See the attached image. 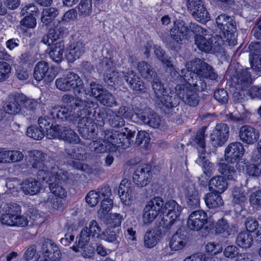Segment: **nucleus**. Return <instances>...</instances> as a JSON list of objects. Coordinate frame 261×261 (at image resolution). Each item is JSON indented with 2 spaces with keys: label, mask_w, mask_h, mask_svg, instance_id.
<instances>
[{
  "label": "nucleus",
  "mask_w": 261,
  "mask_h": 261,
  "mask_svg": "<svg viewBox=\"0 0 261 261\" xmlns=\"http://www.w3.org/2000/svg\"><path fill=\"white\" fill-rule=\"evenodd\" d=\"M24 97L22 102V108L23 107L27 110L34 111L38 107L39 102L38 100L27 97L23 94Z\"/></svg>",
  "instance_id": "63"
},
{
  "label": "nucleus",
  "mask_w": 261,
  "mask_h": 261,
  "mask_svg": "<svg viewBox=\"0 0 261 261\" xmlns=\"http://www.w3.org/2000/svg\"><path fill=\"white\" fill-rule=\"evenodd\" d=\"M97 100L103 106L112 107L117 105L116 101L113 95L107 90L102 93Z\"/></svg>",
  "instance_id": "53"
},
{
  "label": "nucleus",
  "mask_w": 261,
  "mask_h": 261,
  "mask_svg": "<svg viewBox=\"0 0 261 261\" xmlns=\"http://www.w3.org/2000/svg\"><path fill=\"white\" fill-rule=\"evenodd\" d=\"M214 39L212 37L206 38L202 35H195V44L197 48L201 51L211 53L212 50V43Z\"/></svg>",
  "instance_id": "39"
},
{
  "label": "nucleus",
  "mask_w": 261,
  "mask_h": 261,
  "mask_svg": "<svg viewBox=\"0 0 261 261\" xmlns=\"http://www.w3.org/2000/svg\"><path fill=\"white\" fill-rule=\"evenodd\" d=\"M7 225L11 226H20L24 227L26 226L28 224V220L27 218L23 216L17 214L12 219H10V217H7Z\"/></svg>",
  "instance_id": "52"
},
{
  "label": "nucleus",
  "mask_w": 261,
  "mask_h": 261,
  "mask_svg": "<svg viewBox=\"0 0 261 261\" xmlns=\"http://www.w3.org/2000/svg\"><path fill=\"white\" fill-rule=\"evenodd\" d=\"M186 67L202 78L216 80L218 76L214 68L202 59L197 58L188 62Z\"/></svg>",
  "instance_id": "8"
},
{
  "label": "nucleus",
  "mask_w": 261,
  "mask_h": 261,
  "mask_svg": "<svg viewBox=\"0 0 261 261\" xmlns=\"http://www.w3.org/2000/svg\"><path fill=\"white\" fill-rule=\"evenodd\" d=\"M42 253L45 257L53 261H58L61 257V253L58 247L50 240H45L42 246Z\"/></svg>",
  "instance_id": "28"
},
{
  "label": "nucleus",
  "mask_w": 261,
  "mask_h": 261,
  "mask_svg": "<svg viewBox=\"0 0 261 261\" xmlns=\"http://www.w3.org/2000/svg\"><path fill=\"white\" fill-rule=\"evenodd\" d=\"M217 27L224 35L225 42L230 46H234L237 43V22L233 16L226 13H221L215 19Z\"/></svg>",
  "instance_id": "4"
},
{
  "label": "nucleus",
  "mask_w": 261,
  "mask_h": 261,
  "mask_svg": "<svg viewBox=\"0 0 261 261\" xmlns=\"http://www.w3.org/2000/svg\"><path fill=\"white\" fill-rule=\"evenodd\" d=\"M232 80L236 88L242 90L248 88L252 82L250 72L248 69L238 71Z\"/></svg>",
  "instance_id": "25"
},
{
  "label": "nucleus",
  "mask_w": 261,
  "mask_h": 261,
  "mask_svg": "<svg viewBox=\"0 0 261 261\" xmlns=\"http://www.w3.org/2000/svg\"><path fill=\"white\" fill-rule=\"evenodd\" d=\"M239 136L244 143L253 144L259 139V132L250 125H245L240 127Z\"/></svg>",
  "instance_id": "22"
},
{
  "label": "nucleus",
  "mask_w": 261,
  "mask_h": 261,
  "mask_svg": "<svg viewBox=\"0 0 261 261\" xmlns=\"http://www.w3.org/2000/svg\"><path fill=\"white\" fill-rule=\"evenodd\" d=\"M215 231L217 233L222 234L225 237L234 233L235 227L232 224L230 225L227 221L222 218L219 220L215 226Z\"/></svg>",
  "instance_id": "35"
},
{
  "label": "nucleus",
  "mask_w": 261,
  "mask_h": 261,
  "mask_svg": "<svg viewBox=\"0 0 261 261\" xmlns=\"http://www.w3.org/2000/svg\"><path fill=\"white\" fill-rule=\"evenodd\" d=\"M181 74H178L180 78L182 77L185 81V85H189V87L197 91L202 92L206 89V84L205 80L198 74L193 72L190 69L186 68L180 71Z\"/></svg>",
  "instance_id": "14"
},
{
  "label": "nucleus",
  "mask_w": 261,
  "mask_h": 261,
  "mask_svg": "<svg viewBox=\"0 0 261 261\" xmlns=\"http://www.w3.org/2000/svg\"><path fill=\"white\" fill-rule=\"evenodd\" d=\"M152 80L151 87L154 94V97L156 99H160L167 92L164 84L158 77V76L153 77Z\"/></svg>",
  "instance_id": "49"
},
{
  "label": "nucleus",
  "mask_w": 261,
  "mask_h": 261,
  "mask_svg": "<svg viewBox=\"0 0 261 261\" xmlns=\"http://www.w3.org/2000/svg\"><path fill=\"white\" fill-rule=\"evenodd\" d=\"M228 184L222 176L217 175L212 177L209 181V189L211 191L222 194L227 188Z\"/></svg>",
  "instance_id": "33"
},
{
  "label": "nucleus",
  "mask_w": 261,
  "mask_h": 261,
  "mask_svg": "<svg viewBox=\"0 0 261 261\" xmlns=\"http://www.w3.org/2000/svg\"><path fill=\"white\" fill-rule=\"evenodd\" d=\"M223 254L226 257L235 258L236 260L237 261L238 256L243 254V253H240L237 246L230 245L224 249Z\"/></svg>",
  "instance_id": "61"
},
{
  "label": "nucleus",
  "mask_w": 261,
  "mask_h": 261,
  "mask_svg": "<svg viewBox=\"0 0 261 261\" xmlns=\"http://www.w3.org/2000/svg\"><path fill=\"white\" fill-rule=\"evenodd\" d=\"M229 136V126L224 123H218L211 134V143L215 147L222 146L227 142Z\"/></svg>",
  "instance_id": "16"
},
{
  "label": "nucleus",
  "mask_w": 261,
  "mask_h": 261,
  "mask_svg": "<svg viewBox=\"0 0 261 261\" xmlns=\"http://www.w3.org/2000/svg\"><path fill=\"white\" fill-rule=\"evenodd\" d=\"M206 213L203 210H197L193 212L189 216L187 221L188 226L191 230L199 231L207 226Z\"/></svg>",
  "instance_id": "19"
},
{
  "label": "nucleus",
  "mask_w": 261,
  "mask_h": 261,
  "mask_svg": "<svg viewBox=\"0 0 261 261\" xmlns=\"http://www.w3.org/2000/svg\"><path fill=\"white\" fill-rule=\"evenodd\" d=\"M58 14V10L55 8L50 7L43 9L41 18V21L45 25H47L55 19Z\"/></svg>",
  "instance_id": "47"
},
{
  "label": "nucleus",
  "mask_w": 261,
  "mask_h": 261,
  "mask_svg": "<svg viewBox=\"0 0 261 261\" xmlns=\"http://www.w3.org/2000/svg\"><path fill=\"white\" fill-rule=\"evenodd\" d=\"M249 59L251 67L253 70L261 71V55L250 54Z\"/></svg>",
  "instance_id": "64"
},
{
  "label": "nucleus",
  "mask_w": 261,
  "mask_h": 261,
  "mask_svg": "<svg viewBox=\"0 0 261 261\" xmlns=\"http://www.w3.org/2000/svg\"><path fill=\"white\" fill-rule=\"evenodd\" d=\"M246 170L250 176H259L261 175V158L258 159L254 164L248 166Z\"/></svg>",
  "instance_id": "59"
},
{
  "label": "nucleus",
  "mask_w": 261,
  "mask_h": 261,
  "mask_svg": "<svg viewBox=\"0 0 261 261\" xmlns=\"http://www.w3.org/2000/svg\"><path fill=\"white\" fill-rule=\"evenodd\" d=\"M65 49V44L63 41H60L56 42L52 47L49 53L50 58L56 63H60L63 60V53Z\"/></svg>",
  "instance_id": "37"
},
{
  "label": "nucleus",
  "mask_w": 261,
  "mask_h": 261,
  "mask_svg": "<svg viewBox=\"0 0 261 261\" xmlns=\"http://www.w3.org/2000/svg\"><path fill=\"white\" fill-rule=\"evenodd\" d=\"M91 235L88 231V227H84L81 231L79 235L76 237L75 244L76 246L72 247V249L74 251H80L77 247H83L87 245L90 240Z\"/></svg>",
  "instance_id": "43"
},
{
  "label": "nucleus",
  "mask_w": 261,
  "mask_h": 261,
  "mask_svg": "<svg viewBox=\"0 0 261 261\" xmlns=\"http://www.w3.org/2000/svg\"><path fill=\"white\" fill-rule=\"evenodd\" d=\"M232 202L234 206L240 205L241 207L244 205L246 201V197L245 193L241 191V190L238 188H234L232 191Z\"/></svg>",
  "instance_id": "51"
},
{
  "label": "nucleus",
  "mask_w": 261,
  "mask_h": 261,
  "mask_svg": "<svg viewBox=\"0 0 261 261\" xmlns=\"http://www.w3.org/2000/svg\"><path fill=\"white\" fill-rule=\"evenodd\" d=\"M54 129L49 131L51 137L57 138L73 144H77L80 142V138L77 134L68 126L61 127L56 125Z\"/></svg>",
  "instance_id": "15"
},
{
  "label": "nucleus",
  "mask_w": 261,
  "mask_h": 261,
  "mask_svg": "<svg viewBox=\"0 0 261 261\" xmlns=\"http://www.w3.org/2000/svg\"><path fill=\"white\" fill-rule=\"evenodd\" d=\"M1 222L3 224H6L7 217L12 219L17 214L21 213V207L17 203L10 202L5 204L2 208Z\"/></svg>",
  "instance_id": "30"
},
{
  "label": "nucleus",
  "mask_w": 261,
  "mask_h": 261,
  "mask_svg": "<svg viewBox=\"0 0 261 261\" xmlns=\"http://www.w3.org/2000/svg\"><path fill=\"white\" fill-rule=\"evenodd\" d=\"M80 15L86 17L92 12V0H81L78 7Z\"/></svg>",
  "instance_id": "55"
},
{
  "label": "nucleus",
  "mask_w": 261,
  "mask_h": 261,
  "mask_svg": "<svg viewBox=\"0 0 261 261\" xmlns=\"http://www.w3.org/2000/svg\"><path fill=\"white\" fill-rule=\"evenodd\" d=\"M40 183L33 179H25L22 183L21 190L25 194L32 195L37 193L39 191Z\"/></svg>",
  "instance_id": "40"
},
{
  "label": "nucleus",
  "mask_w": 261,
  "mask_h": 261,
  "mask_svg": "<svg viewBox=\"0 0 261 261\" xmlns=\"http://www.w3.org/2000/svg\"><path fill=\"white\" fill-rule=\"evenodd\" d=\"M176 95L186 105L193 107L198 106L199 97L195 90L189 87V85L177 84L175 88Z\"/></svg>",
  "instance_id": "12"
},
{
  "label": "nucleus",
  "mask_w": 261,
  "mask_h": 261,
  "mask_svg": "<svg viewBox=\"0 0 261 261\" xmlns=\"http://www.w3.org/2000/svg\"><path fill=\"white\" fill-rule=\"evenodd\" d=\"M153 169L150 165L147 164L137 167L133 174V180L137 188L142 189L149 184L152 178Z\"/></svg>",
  "instance_id": "11"
},
{
  "label": "nucleus",
  "mask_w": 261,
  "mask_h": 261,
  "mask_svg": "<svg viewBox=\"0 0 261 261\" xmlns=\"http://www.w3.org/2000/svg\"><path fill=\"white\" fill-rule=\"evenodd\" d=\"M61 180H57V181H53L49 183V189L50 191L55 196L59 198H63L66 196V190L60 185Z\"/></svg>",
  "instance_id": "56"
},
{
  "label": "nucleus",
  "mask_w": 261,
  "mask_h": 261,
  "mask_svg": "<svg viewBox=\"0 0 261 261\" xmlns=\"http://www.w3.org/2000/svg\"><path fill=\"white\" fill-rule=\"evenodd\" d=\"M56 76L52 69H50L47 62L44 61L38 62L34 69L33 76L37 81L43 79L47 83L51 82Z\"/></svg>",
  "instance_id": "18"
},
{
  "label": "nucleus",
  "mask_w": 261,
  "mask_h": 261,
  "mask_svg": "<svg viewBox=\"0 0 261 261\" xmlns=\"http://www.w3.org/2000/svg\"><path fill=\"white\" fill-rule=\"evenodd\" d=\"M188 242V232L186 230L178 229L170 241L171 250L177 251L182 249Z\"/></svg>",
  "instance_id": "29"
},
{
  "label": "nucleus",
  "mask_w": 261,
  "mask_h": 261,
  "mask_svg": "<svg viewBox=\"0 0 261 261\" xmlns=\"http://www.w3.org/2000/svg\"><path fill=\"white\" fill-rule=\"evenodd\" d=\"M87 84L90 86V95L94 96L97 99L103 93L105 90H103L102 86L98 84L97 80L95 78L89 79L86 81ZM89 92H85V94H88Z\"/></svg>",
  "instance_id": "48"
},
{
  "label": "nucleus",
  "mask_w": 261,
  "mask_h": 261,
  "mask_svg": "<svg viewBox=\"0 0 261 261\" xmlns=\"http://www.w3.org/2000/svg\"><path fill=\"white\" fill-rule=\"evenodd\" d=\"M113 61L108 58H103L100 60L98 65V70L103 73L104 80L107 78V75L112 74L115 70Z\"/></svg>",
  "instance_id": "42"
},
{
  "label": "nucleus",
  "mask_w": 261,
  "mask_h": 261,
  "mask_svg": "<svg viewBox=\"0 0 261 261\" xmlns=\"http://www.w3.org/2000/svg\"><path fill=\"white\" fill-rule=\"evenodd\" d=\"M70 47L69 53L66 55V57L71 62L80 58L86 50L85 44L81 41L72 44Z\"/></svg>",
  "instance_id": "34"
},
{
  "label": "nucleus",
  "mask_w": 261,
  "mask_h": 261,
  "mask_svg": "<svg viewBox=\"0 0 261 261\" xmlns=\"http://www.w3.org/2000/svg\"><path fill=\"white\" fill-rule=\"evenodd\" d=\"M64 154L72 160L69 161L68 164L74 169L84 170L85 165L81 162L85 160L87 158V152L85 148L81 146H69L64 149Z\"/></svg>",
  "instance_id": "9"
},
{
  "label": "nucleus",
  "mask_w": 261,
  "mask_h": 261,
  "mask_svg": "<svg viewBox=\"0 0 261 261\" xmlns=\"http://www.w3.org/2000/svg\"><path fill=\"white\" fill-rule=\"evenodd\" d=\"M27 135L35 140H40L44 136L45 130L37 126L29 127L27 130Z\"/></svg>",
  "instance_id": "58"
},
{
  "label": "nucleus",
  "mask_w": 261,
  "mask_h": 261,
  "mask_svg": "<svg viewBox=\"0 0 261 261\" xmlns=\"http://www.w3.org/2000/svg\"><path fill=\"white\" fill-rule=\"evenodd\" d=\"M252 236L248 231H242L238 235L236 243L237 245L244 248L250 247L253 243Z\"/></svg>",
  "instance_id": "45"
},
{
  "label": "nucleus",
  "mask_w": 261,
  "mask_h": 261,
  "mask_svg": "<svg viewBox=\"0 0 261 261\" xmlns=\"http://www.w3.org/2000/svg\"><path fill=\"white\" fill-rule=\"evenodd\" d=\"M110 118L109 119L110 125L113 127H120L125 124L124 118L119 115L111 112Z\"/></svg>",
  "instance_id": "62"
},
{
  "label": "nucleus",
  "mask_w": 261,
  "mask_h": 261,
  "mask_svg": "<svg viewBox=\"0 0 261 261\" xmlns=\"http://www.w3.org/2000/svg\"><path fill=\"white\" fill-rule=\"evenodd\" d=\"M88 101L82 100L77 97L74 105L80 107L81 111L79 113H76V119L81 118L78 123V129L82 137L86 139H90L93 138L95 133L96 124L93 120L90 118L92 114V110Z\"/></svg>",
  "instance_id": "1"
},
{
  "label": "nucleus",
  "mask_w": 261,
  "mask_h": 261,
  "mask_svg": "<svg viewBox=\"0 0 261 261\" xmlns=\"http://www.w3.org/2000/svg\"><path fill=\"white\" fill-rule=\"evenodd\" d=\"M191 13L197 21L202 23L206 22L210 19L209 14L203 6H199Z\"/></svg>",
  "instance_id": "54"
},
{
  "label": "nucleus",
  "mask_w": 261,
  "mask_h": 261,
  "mask_svg": "<svg viewBox=\"0 0 261 261\" xmlns=\"http://www.w3.org/2000/svg\"><path fill=\"white\" fill-rule=\"evenodd\" d=\"M23 97L22 93L18 92L9 94L4 105V111L12 115L19 114L22 109V102Z\"/></svg>",
  "instance_id": "17"
},
{
  "label": "nucleus",
  "mask_w": 261,
  "mask_h": 261,
  "mask_svg": "<svg viewBox=\"0 0 261 261\" xmlns=\"http://www.w3.org/2000/svg\"><path fill=\"white\" fill-rule=\"evenodd\" d=\"M250 205L255 208H261V190L250 193L249 197Z\"/></svg>",
  "instance_id": "60"
},
{
  "label": "nucleus",
  "mask_w": 261,
  "mask_h": 261,
  "mask_svg": "<svg viewBox=\"0 0 261 261\" xmlns=\"http://www.w3.org/2000/svg\"><path fill=\"white\" fill-rule=\"evenodd\" d=\"M163 199L160 197H154L151 199L143 209L142 221L146 225H150L162 213Z\"/></svg>",
  "instance_id": "10"
},
{
  "label": "nucleus",
  "mask_w": 261,
  "mask_h": 261,
  "mask_svg": "<svg viewBox=\"0 0 261 261\" xmlns=\"http://www.w3.org/2000/svg\"><path fill=\"white\" fill-rule=\"evenodd\" d=\"M68 34V30L63 26H57V27L50 29L48 33L42 38V42L49 46L57 39L65 37Z\"/></svg>",
  "instance_id": "27"
},
{
  "label": "nucleus",
  "mask_w": 261,
  "mask_h": 261,
  "mask_svg": "<svg viewBox=\"0 0 261 261\" xmlns=\"http://www.w3.org/2000/svg\"><path fill=\"white\" fill-rule=\"evenodd\" d=\"M58 165H55L52 162L46 164L39 170L37 173L38 180L45 181L49 185L50 182L57 181V180H62L66 178V175L62 170L59 169Z\"/></svg>",
  "instance_id": "6"
},
{
  "label": "nucleus",
  "mask_w": 261,
  "mask_h": 261,
  "mask_svg": "<svg viewBox=\"0 0 261 261\" xmlns=\"http://www.w3.org/2000/svg\"><path fill=\"white\" fill-rule=\"evenodd\" d=\"M133 70H128L126 72H116L115 70L112 74L107 75V78L105 79V82L109 85H122L124 84L125 81L128 85L130 83V77L134 73Z\"/></svg>",
  "instance_id": "24"
},
{
  "label": "nucleus",
  "mask_w": 261,
  "mask_h": 261,
  "mask_svg": "<svg viewBox=\"0 0 261 261\" xmlns=\"http://www.w3.org/2000/svg\"><path fill=\"white\" fill-rule=\"evenodd\" d=\"M81 93H79L77 91H74V95L75 97L70 94H64L62 98V101L67 105V106H72L73 108V111L75 112L76 113H79V111H81L80 107H76L74 103L77 99V97H80L82 100H86V99H83L82 98V96L80 94Z\"/></svg>",
  "instance_id": "46"
},
{
  "label": "nucleus",
  "mask_w": 261,
  "mask_h": 261,
  "mask_svg": "<svg viewBox=\"0 0 261 261\" xmlns=\"http://www.w3.org/2000/svg\"><path fill=\"white\" fill-rule=\"evenodd\" d=\"M138 130L137 127L133 125L127 126L121 129V131L107 130L104 132V138L108 142L112 151H115L116 148H126L133 143V138Z\"/></svg>",
  "instance_id": "2"
},
{
  "label": "nucleus",
  "mask_w": 261,
  "mask_h": 261,
  "mask_svg": "<svg viewBox=\"0 0 261 261\" xmlns=\"http://www.w3.org/2000/svg\"><path fill=\"white\" fill-rule=\"evenodd\" d=\"M130 83L129 86L133 90L135 91L138 93H145L147 92V88L144 83L137 76L135 72L134 74L129 77Z\"/></svg>",
  "instance_id": "44"
},
{
  "label": "nucleus",
  "mask_w": 261,
  "mask_h": 261,
  "mask_svg": "<svg viewBox=\"0 0 261 261\" xmlns=\"http://www.w3.org/2000/svg\"><path fill=\"white\" fill-rule=\"evenodd\" d=\"M245 149L242 144L236 142L230 143L225 150V159L231 163L236 162L242 158Z\"/></svg>",
  "instance_id": "21"
},
{
  "label": "nucleus",
  "mask_w": 261,
  "mask_h": 261,
  "mask_svg": "<svg viewBox=\"0 0 261 261\" xmlns=\"http://www.w3.org/2000/svg\"><path fill=\"white\" fill-rule=\"evenodd\" d=\"M136 115L142 122L152 127L158 128L160 125V117L149 108L145 109L143 112L137 113Z\"/></svg>",
  "instance_id": "26"
},
{
  "label": "nucleus",
  "mask_w": 261,
  "mask_h": 261,
  "mask_svg": "<svg viewBox=\"0 0 261 261\" xmlns=\"http://www.w3.org/2000/svg\"><path fill=\"white\" fill-rule=\"evenodd\" d=\"M45 117L54 120L57 122H71L76 119V112L72 106H55L46 111L43 110Z\"/></svg>",
  "instance_id": "7"
},
{
  "label": "nucleus",
  "mask_w": 261,
  "mask_h": 261,
  "mask_svg": "<svg viewBox=\"0 0 261 261\" xmlns=\"http://www.w3.org/2000/svg\"><path fill=\"white\" fill-rule=\"evenodd\" d=\"M185 197L187 205L191 208H196L199 206L200 198L198 192L193 184H189L185 191Z\"/></svg>",
  "instance_id": "31"
},
{
  "label": "nucleus",
  "mask_w": 261,
  "mask_h": 261,
  "mask_svg": "<svg viewBox=\"0 0 261 261\" xmlns=\"http://www.w3.org/2000/svg\"><path fill=\"white\" fill-rule=\"evenodd\" d=\"M205 204L209 208L219 207L223 204V201L220 194L211 191L204 198Z\"/></svg>",
  "instance_id": "41"
},
{
  "label": "nucleus",
  "mask_w": 261,
  "mask_h": 261,
  "mask_svg": "<svg viewBox=\"0 0 261 261\" xmlns=\"http://www.w3.org/2000/svg\"><path fill=\"white\" fill-rule=\"evenodd\" d=\"M56 86L59 90L64 92L72 89L81 93L85 89L83 81L77 74L73 72H69L65 76L57 79Z\"/></svg>",
  "instance_id": "5"
},
{
  "label": "nucleus",
  "mask_w": 261,
  "mask_h": 261,
  "mask_svg": "<svg viewBox=\"0 0 261 261\" xmlns=\"http://www.w3.org/2000/svg\"><path fill=\"white\" fill-rule=\"evenodd\" d=\"M188 28L183 21H176L173 27L170 29L171 38L176 43H180L187 39Z\"/></svg>",
  "instance_id": "23"
},
{
  "label": "nucleus",
  "mask_w": 261,
  "mask_h": 261,
  "mask_svg": "<svg viewBox=\"0 0 261 261\" xmlns=\"http://www.w3.org/2000/svg\"><path fill=\"white\" fill-rule=\"evenodd\" d=\"M163 217L160 222V229L164 228L171 231L177 228V224L179 221V217L182 211V207L175 200L170 199L165 203L163 201L162 207Z\"/></svg>",
  "instance_id": "3"
},
{
  "label": "nucleus",
  "mask_w": 261,
  "mask_h": 261,
  "mask_svg": "<svg viewBox=\"0 0 261 261\" xmlns=\"http://www.w3.org/2000/svg\"><path fill=\"white\" fill-rule=\"evenodd\" d=\"M92 150L97 153H102L108 151H112V148L109 146L104 139L103 141H93L90 144Z\"/></svg>",
  "instance_id": "50"
},
{
  "label": "nucleus",
  "mask_w": 261,
  "mask_h": 261,
  "mask_svg": "<svg viewBox=\"0 0 261 261\" xmlns=\"http://www.w3.org/2000/svg\"><path fill=\"white\" fill-rule=\"evenodd\" d=\"M28 157L30 165L34 168H40L51 162L56 165L60 164L59 158L57 156L53 155L48 156L47 160V154L40 150H34L29 151Z\"/></svg>",
  "instance_id": "13"
},
{
  "label": "nucleus",
  "mask_w": 261,
  "mask_h": 261,
  "mask_svg": "<svg viewBox=\"0 0 261 261\" xmlns=\"http://www.w3.org/2000/svg\"><path fill=\"white\" fill-rule=\"evenodd\" d=\"M137 69L141 75L148 80L157 76L153 68L145 61L139 62L137 64Z\"/></svg>",
  "instance_id": "36"
},
{
  "label": "nucleus",
  "mask_w": 261,
  "mask_h": 261,
  "mask_svg": "<svg viewBox=\"0 0 261 261\" xmlns=\"http://www.w3.org/2000/svg\"><path fill=\"white\" fill-rule=\"evenodd\" d=\"M218 171L224 178L228 180L234 179L237 172L234 167L228 163L222 162L218 164Z\"/></svg>",
  "instance_id": "38"
},
{
  "label": "nucleus",
  "mask_w": 261,
  "mask_h": 261,
  "mask_svg": "<svg viewBox=\"0 0 261 261\" xmlns=\"http://www.w3.org/2000/svg\"><path fill=\"white\" fill-rule=\"evenodd\" d=\"M150 140L149 133L144 130L138 131L134 144L137 146L142 145L143 147H145L149 144Z\"/></svg>",
  "instance_id": "57"
},
{
  "label": "nucleus",
  "mask_w": 261,
  "mask_h": 261,
  "mask_svg": "<svg viewBox=\"0 0 261 261\" xmlns=\"http://www.w3.org/2000/svg\"><path fill=\"white\" fill-rule=\"evenodd\" d=\"M159 101V105H162V109L165 114H169L171 110L175 108L179 105V98L176 97L175 95L172 96L166 93L163 95V97L160 99H157Z\"/></svg>",
  "instance_id": "32"
},
{
  "label": "nucleus",
  "mask_w": 261,
  "mask_h": 261,
  "mask_svg": "<svg viewBox=\"0 0 261 261\" xmlns=\"http://www.w3.org/2000/svg\"><path fill=\"white\" fill-rule=\"evenodd\" d=\"M157 225V230H148L144 236V246L147 248H151L154 247L161 238L163 234H166L170 232L169 230H166L164 228L160 229V222Z\"/></svg>",
  "instance_id": "20"
}]
</instances>
